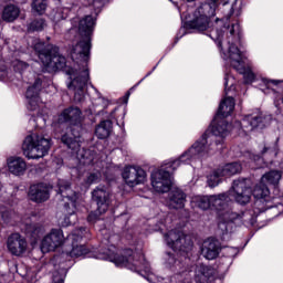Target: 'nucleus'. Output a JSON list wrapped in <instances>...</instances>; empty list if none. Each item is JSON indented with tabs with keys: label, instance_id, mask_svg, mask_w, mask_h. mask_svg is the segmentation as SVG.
I'll return each mask as SVG.
<instances>
[{
	"label": "nucleus",
	"instance_id": "12",
	"mask_svg": "<svg viewBox=\"0 0 283 283\" xmlns=\"http://www.w3.org/2000/svg\"><path fill=\"white\" fill-rule=\"evenodd\" d=\"M122 177L128 187H136L144 185L147 180V172L140 166H128L124 168Z\"/></svg>",
	"mask_w": 283,
	"mask_h": 283
},
{
	"label": "nucleus",
	"instance_id": "21",
	"mask_svg": "<svg viewBox=\"0 0 283 283\" xmlns=\"http://www.w3.org/2000/svg\"><path fill=\"white\" fill-rule=\"evenodd\" d=\"M187 202V195L179 188H174L168 193V208L169 209H185Z\"/></svg>",
	"mask_w": 283,
	"mask_h": 283
},
{
	"label": "nucleus",
	"instance_id": "20",
	"mask_svg": "<svg viewBox=\"0 0 283 283\" xmlns=\"http://www.w3.org/2000/svg\"><path fill=\"white\" fill-rule=\"evenodd\" d=\"M220 241L218 239L209 238L203 242L201 253L206 260H216L220 255Z\"/></svg>",
	"mask_w": 283,
	"mask_h": 283
},
{
	"label": "nucleus",
	"instance_id": "30",
	"mask_svg": "<svg viewBox=\"0 0 283 283\" xmlns=\"http://www.w3.org/2000/svg\"><path fill=\"white\" fill-rule=\"evenodd\" d=\"M209 277H213V269L203 264L197 266L195 274L196 282L205 283Z\"/></svg>",
	"mask_w": 283,
	"mask_h": 283
},
{
	"label": "nucleus",
	"instance_id": "37",
	"mask_svg": "<svg viewBox=\"0 0 283 283\" xmlns=\"http://www.w3.org/2000/svg\"><path fill=\"white\" fill-rule=\"evenodd\" d=\"M61 140L67 149H72L73 151L78 149V140H76L74 136H70V134L66 133L62 135Z\"/></svg>",
	"mask_w": 283,
	"mask_h": 283
},
{
	"label": "nucleus",
	"instance_id": "3",
	"mask_svg": "<svg viewBox=\"0 0 283 283\" xmlns=\"http://www.w3.org/2000/svg\"><path fill=\"white\" fill-rule=\"evenodd\" d=\"M193 158L186 151L178 159L169 161L161 166L160 169L151 174V186L157 193H167L171 191L174 181L171 180V171H176L181 164L189 165Z\"/></svg>",
	"mask_w": 283,
	"mask_h": 283
},
{
	"label": "nucleus",
	"instance_id": "36",
	"mask_svg": "<svg viewBox=\"0 0 283 283\" xmlns=\"http://www.w3.org/2000/svg\"><path fill=\"white\" fill-rule=\"evenodd\" d=\"M235 229V223L233 221L221 220L218 223V230L222 235H227V233H233Z\"/></svg>",
	"mask_w": 283,
	"mask_h": 283
},
{
	"label": "nucleus",
	"instance_id": "23",
	"mask_svg": "<svg viewBox=\"0 0 283 283\" xmlns=\"http://www.w3.org/2000/svg\"><path fill=\"white\" fill-rule=\"evenodd\" d=\"M221 10L224 14L223 19H217L216 23H222L226 19V21H229L231 17H240L242 14V2H230L226 1L222 3Z\"/></svg>",
	"mask_w": 283,
	"mask_h": 283
},
{
	"label": "nucleus",
	"instance_id": "49",
	"mask_svg": "<svg viewBox=\"0 0 283 283\" xmlns=\"http://www.w3.org/2000/svg\"><path fill=\"white\" fill-rule=\"evenodd\" d=\"M264 84L266 85L268 90H271L272 85H280V81H277V80H264Z\"/></svg>",
	"mask_w": 283,
	"mask_h": 283
},
{
	"label": "nucleus",
	"instance_id": "42",
	"mask_svg": "<svg viewBox=\"0 0 283 283\" xmlns=\"http://www.w3.org/2000/svg\"><path fill=\"white\" fill-rule=\"evenodd\" d=\"M235 83V80L229 74H226L224 76V92L226 94H229L230 90H235V86L233 85Z\"/></svg>",
	"mask_w": 283,
	"mask_h": 283
},
{
	"label": "nucleus",
	"instance_id": "16",
	"mask_svg": "<svg viewBox=\"0 0 283 283\" xmlns=\"http://www.w3.org/2000/svg\"><path fill=\"white\" fill-rule=\"evenodd\" d=\"M187 27L190 30H197V32H207L213 28V23L207 15H202L200 12L195 11L193 18L187 22Z\"/></svg>",
	"mask_w": 283,
	"mask_h": 283
},
{
	"label": "nucleus",
	"instance_id": "40",
	"mask_svg": "<svg viewBox=\"0 0 283 283\" xmlns=\"http://www.w3.org/2000/svg\"><path fill=\"white\" fill-rule=\"evenodd\" d=\"M31 8L33 14H45V10H48V3L43 1H33Z\"/></svg>",
	"mask_w": 283,
	"mask_h": 283
},
{
	"label": "nucleus",
	"instance_id": "44",
	"mask_svg": "<svg viewBox=\"0 0 283 283\" xmlns=\"http://www.w3.org/2000/svg\"><path fill=\"white\" fill-rule=\"evenodd\" d=\"M101 180V172H91L87 177H86V185H96V182H98Z\"/></svg>",
	"mask_w": 283,
	"mask_h": 283
},
{
	"label": "nucleus",
	"instance_id": "7",
	"mask_svg": "<svg viewBox=\"0 0 283 283\" xmlns=\"http://www.w3.org/2000/svg\"><path fill=\"white\" fill-rule=\"evenodd\" d=\"M252 196L255 198L254 207L259 213H264L268 209H273V198H271V190L263 181L255 185L252 190Z\"/></svg>",
	"mask_w": 283,
	"mask_h": 283
},
{
	"label": "nucleus",
	"instance_id": "19",
	"mask_svg": "<svg viewBox=\"0 0 283 283\" xmlns=\"http://www.w3.org/2000/svg\"><path fill=\"white\" fill-rule=\"evenodd\" d=\"M229 59L231 67L239 74H244V72H247L244 61H242V52H240V49L233 43L229 46Z\"/></svg>",
	"mask_w": 283,
	"mask_h": 283
},
{
	"label": "nucleus",
	"instance_id": "26",
	"mask_svg": "<svg viewBox=\"0 0 283 283\" xmlns=\"http://www.w3.org/2000/svg\"><path fill=\"white\" fill-rule=\"evenodd\" d=\"M8 167L10 174H13V176H21L27 169V164L21 157H11L8 159Z\"/></svg>",
	"mask_w": 283,
	"mask_h": 283
},
{
	"label": "nucleus",
	"instance_id": "41",
	"mask_svg": "<svg viewBox=\"0 0 283 283\" xmlns=\"http://www.w3.org/2000/svg\"><path fill=\"white\" fill-rule=\"evenodd\" d=\"M223 28L229 31L230 36H238V39L242 38V33L240 32V24L234 23L231 27L224 24Z\"/></svg>",
	"mask_w": 283,
	"mask_h": 283
},
{
	"label": "nucleus",
	"instance_id": "8",
	"mask_svg": "<svg viewBox=\"0 0 283 283\" xmlns=\"http://www.w3.org/2000/svg\"><path fill=\"white\" fill-rule=\"evenodd\" d=\"M166 240L169 247L182 253H189L193 250V239L190 234H185V232L180 230L169 231L166 235Z\"/></svg>",
	"mask_w": 283,
	"mask_h": 283
},
{
	"label": "nucleus",
	"instance_id": "24",
	"mask_svg": "<svg viewBox=\"0 0 283 283\" xmlns=\"http://www.w3.org/2000/svg\"><path fill=\"white\" fill-rule=\"evenodd\" d=\"M24 233L28 238L32 240V242H36L43 238V233H45V228L41 223H27L24 226Z\"/></svg>",
	"mask_w": 283,
	"mask_h": 283
},
{
	"label": "nucleus",
	"instance_id": "2",
	"mask_svg": "<svg viewBox=\"0 0 283 283\" xmlns=\"http://www.w3.org/2000/svg\"><path fill=\"white\" fill-rule=\"evenodd\" d=\"M235 109V99L228 96L219 105V109L212 122L211 129L205 132L200 139H198L187 151L193 159L202 158L205 154H209L211 145H222L227 134H229L227 116Z\"/></svg>",
	"mask_w": 283,
	"mask_h": 283
},
{
	"label": "nucleus",
	"instance_id": "28",
	"mask_svg": "<svg viewBox=\"0 0 283 283\" xmlns=\"http://www.w3.org/2000/svg\"><path fill=\"white\" fill-rule=\"evenodd\" d=\"M113 124L112 120L106 119L101 122L95 128V136L99 138V140H105V138H109V134H112Z\"/></svg>",
	"mask_w": 283,
	"mask_h": 283
},
{
	"label": "nucleus",
	"instance_id": "48",
	"mask_svg": "<svg viewBox=\"0 0 283 283\" xmlns=\"http://www.w3.org/2000/svg\"><path fill=\"white\" fill-rule=\"evenodd\" d=\"M29 104H28V109H30V112H36V109H39V101L40 98H28Z\"/></svg>",
	"mask_w": 283,
	"mask_h": 283
},
{
	"label": "nucleus",
	"instance_id": "43",
	"mask_svg": "<svg viewBox=\"0 0 283 283\" xmlns=\"http://www.w3.org/2000/svg\"><path fill=\"white\" fill-rule=\"evenodd\" d=\"M13 67H14V72H19L20 74H22L23 72H25V70H28V67H30V64L23 61L17 60L13 64Z\"/></svg>",
	"mask_w": 283,
	"mask_h": 283
},
{
	"label": "nucleus",
	"instance_id": "10",
	"mask_svg": "<svg viewBox=\"0 0 283 283\" xmlns=\"http://www.w3.org/2000/svg\"><path fill=\"white\" fill-rule=\"evenodd\" d=\"M277 140H280V138H276L274 143L263 142V144L259 146L260 154H250V160H253V163H256V165L262 166L264 165V160H273V158H276L277 151H280Z\"/></svg>",
	"mask_w": 283,
	"mask_h": 283
},
{
	"label": "nucleus",
	"instance_id": "45",
	"mask_svg": "<svg viewBox=\"0 0 283 283\" xmlns=\"http://www.w3.org/2000/svg\"><path fill=\"white\" fill-rule=\"evenodd\" d=\"M244 216V212L241 214L238 212H227L226 220L228 222H233L235 224V220H242V217Z\"/></svg>",
	"mask_w": 283,
	"mask_h": 283
},
{
	"label": "nucleus",
	"instance_id": "6",
	"mask_svg": "<svg viewBox=\"0 0 283 283\" xmlns=\"http://www.w3.org/2000/svg\"><path fill=\"white\" fill-rule=\"evenodd\" d=\"M57 187L62 200H66L64 202V220L66 224H72L70 216L76 213V200L78 197L76 196V191L72 190V185L67 180L60 179L57 181Z\"/></svg>",
	"mask_w": 283,
	"mask_h": 283
},
{
	"label": "nucleus",
	"instance_id": "39",
	"mask_svg": "<svg viewBox=\"0 0 283 283\" xmlns=\"http://www.w3.org/2000/svg\"><path fill=\"white\" fill-rule=\"evenodd\" d=\"M222 172H220V168L214 170L211 175L208 176V185L209 187H218L220 185V178H222Z\"/></svg>",
	"mask_w": 283,
	"mask_h": 283
},
{
	"label": "nucleus",
	"instance_id": "47",
	"mask_svg": "<svg viewBox=\"0 0 283 283\" xmlns=\"http://www.w3.org/2000/svg\"><path fill=\"white\" fill-rule=\"evenodd\" d=\"M91 10H94V14L98 17L101 14V10H103V2L94 1L90 4Z\"/></svg>",
	"mask_w": 283,
	"mask_h": 283
},
{
	"label": "nucleus",
	"instance_id": "22",
	"mask_svg": "<svg viewBox=\"0 0 283 283\" xmlns=\"http://www.w3.org/2000/svg\"><path fill=\"white\" fill-rule=\"evenodd\" d=\"M107 260L111 262H114L116 266H126V269L134 270V251L132 249H128L124 251L123 254H114L113 256H108Z\"/></svg>",
	"mask_w": 283,
	"mask_h": 283
},
{
	"label": "nucleus",
	"instance_id": "34",
	"mask_svg": "<svg viewBox=\"0 0 283 283\" xmlns=\"http://www.w3.org/2000/svg\"><path fill=\"white\" fill-rule=\"evenodd\" d=\"M208 36L212 39V41L217 42L218 48H222V39H224V31L222 29H213L210 27V29L207 31Z\"/></svg>",
	"mask_w": 283,
	"mask_h": 283
},
{
	"label": "nucleus",
	"instance_id": "4",
	"mask_svg": "<svg viewBox=\"0 0 283 283\" xmlns=\"http://www.w3.org/2000/svg\"><path fill=\"white\" fill-rule=\"evenodd\" d=\"M52 147V143L50 139L39 136L36 134L28 135L22 144L23 155L32 160H39V158H43L50 148Z\"/></svg>",
	"mask_w": 283,
	"mask_h": 283
},
{
	"label": "nucleus",
	"instance_id": "13",
	"mask_svg": "<svg viewBox=\"0 0 283 283\" xmlns=\"http://www.w3.org/2000/svg\"><path fill=\"white\" fill-rule=\"evenodd\" d=\"M63 242H65L63 230L52 229L51 232L43 238L41 242V249L43 253H50V251L59 249Z\"/></svg>",
	"mask_w": 283,
	"mask_h": 283
},
{
	"label": "nucleus",
	"instance_id": "52",
	"mask_svg": "<svg viewBox=\"0 0 283 283\" xmlns=\"http://www.w3.org/2000/svg\"><path fill=\"white\" fill-rule=\"evenodd\" d=\"M250 78H253V74H250Z\"/></svg>",
	"mask_w": 283,
	"mask_h": 283
},
{
	"label": "nucleus",
	"instance_id": "1",
	"mask_svg": "<svg viewBox=\"0 0 283 283\" xmlns=\"http://www.w3.org/2000/svg\"><path fill=\"white\" fill-rule=\"evenodd\" d=\"M96 25V19L92 15H86L78 23L80 41L73 46L71 51V59L76 63L77 67L67 66V60L65 56L59 54V46L45 43L36 42L33 50L36 52L44 72H56L62 70L67 76H70V83L67 88L74 92V99L77 103L83 101L85 96V87L90 82V70L87 63H90V52L92 50V34H94V27Z\"/></svg>",
	"mask_w": 283,
	"mask_h": 283
},
{
	"label": "nucleus",
	"instance_id": "35",
	"mask_svg": "<svg viewBox=\"0 0 283 283\" xmlns=\"http://www.w3.org/2000/svg\"><path fill=\"white\" fill-rule=\"evenodd\" d=\"M45 25V19L36 18L28 24L27 30L28 32H43Z\"/></svg>",
	"mask_w": 283,
	"mask_h": 283
},
{
	"label": "nucleus",
	"instance_id": "27",
	"mask_svg": "<svg viewBox=\"0 0 283 283\" xmlns=\"http://www.w3.org/2000/svg\"><path fill=\"white\" fill-rule=\"evenodd\" d=\"M216 10H218L217 1H205L201 2L200 7L196 10L199 14L207 17L211 20V18L216 17Z\"/></svg>",
	"mask_w": 283,
	"mask_h": 283
},
{
	"label": "nucleus",
	"instance_id": "9",
	"mask_svg": "<svg viewBox=\"0 0 283 283\" xmlns=\"http://www.w3.org/2000/svg\"><path fill=\"white\" fill-rule=\"evenodd\" d=\"M231 195L238 205H241L242 207L249 205V202H251V197L253 196L249 179L241 178L234 180L232 184V191H230V196Z\"/></svg>",
	"mask_w": 283,
	"mask_h": 283
},
{
	"label": "nucleus",
	"instance_id": "51",
	"mask_svg": "<svg viewBox=\"0 0 283 283\" xmlns=\"http://www.w3.org/2000/svg\"><path fill=\"white\" fill-rule=\"evenodd\" d=\"M1 218H2V220H4V222H9V220H10V218L8 217V212H2Z\"/></svg>",
	"mask_w": 283,
	"mask_h": 283
},
{
	"label": "nucleus",
	"instance_id": "46",
	"mask_svg": "<svg viewBox=\"0 0 283 283\" xmlns=\"http://www.w3.org/2000/svg\"><path fill=\"white\" fill-rule=\"evenodd\" d=\"M70 132L74 139L81 138V123L80 124H71Z\"/></svg>",
	"mask_w": 283,
	"mask_h": 283
},
{
	"label": "nucleus",
	"instance_id": "18",
	"mask_svg": "<svg viewBox=\"0 0 283 283\" xmlns=\"http://www.w3.org/2000/svg\"><path fill=\"white\" fill-rule=\"evenodd\" d=\"M29 196L32 202H45L50 200V186L48 184H35L30 187Z\"/></svg>",
	"mask_w": 283,
	"mask_h": 283
},
{
	"label": "nucleus",
	"instance_id": "11",
	"mask_svg": "<svg viewBox=\"0 0 283 283\" xmlns=\"http://www.w3.org/2000/svg\"><path fill=\"white\" fill-rule=\"evenodd\" d=\"M86 231V228H80L77 230H74L72 234L67 235V240H71L73 247L70 252L71 258H81L90 253V250L85 247V244L81 243Z\"/></svg>",
	"mask_w": 283,
	"mask_h": 283
},
{
	"label": "nucleus",
	"instance_id": "17",
	"mask_svg": "<svg viewBox=\"0 0 283 283\" xmlns=\"http://www.w3.org/2000/svg\"><path fill=\"white\" fill-rule=\"evenodd\" d=\"M83 112L77 106H71L62 111L59 115L57 123L63 125V123H69L70 125H80L81 116Z\"/></svg>",
	"mask_w": 283,
	"mask_h": 283
},
{
	"label": "nucleus",
	"instance_id": "14",
	"mask_svg": "<svg viewBox=\"0 0 283 283\" xmlns=\"http://www.w3.org/2000/svg\"><path fill=\"white\" fill-rule=\"evenodd\" d=\"M271 125V118L264 115H248L242 119L241 127L244 132H255L264 129Z\"/></svg>",
	"mask_w": 283,
	"mask_h": 283
},
{
	"label": "nucleus",
	"instance_id": "15",
	"mask_svg": "<svg viewBox=\"0 0 283 283\" xmlns=\"http://www.w3.org/2000/svg\"><path fill=\"white\" fill-rule=\"evenodd\" d=\"M7 247L11 255L17 258L28 251V241L19 233H13L8 238Z\"/></svg>",
	"mask_w": 283,
	"mask_h": 283
},
{
	"label": "nucleus",
	"instance_id": "31",
	"mask_svg": "<svg viewBox=\"0 0 283 283\" xmlns=\"http://www.w3.org/2000/svg\"><path fill=\"white\" fill-rule=\"evenodd\" d=\"M21 13V10L19 7L14 4H9L4 7L2 11V19L3 21H7V23H12V21H17L19 19V14Z\"/></svg>",
	"mask_w": 283,
	"mask_h": 283
},
{
	"label": "nucleus",
	"instance_id": "25",
	"mask_svg": "<svg viewBox=\"0 0 283 283\" xmlns=\"http://www.w3.org/2000/svg\"><path fill=\"white\" fill-rule=\"evenodd\" d=\"M212 208L217 209V211H224L229 203L231 202V192H222L219 195H211Z\"/></svg>",
	"mask_w": 283,
	"mask_h": 283
},
{
	"label": "nucleus",
	"instance_id": "29",
	"mask_svg": "<svg viewBox=\"0 0 283 283\" xmlns=\"http://www.w3.org/2000/svg\"><path fill=\"white\" fill-rule=\"evenodd\" d=\"M220 174L223 177H231L242 172V164L234 161L226 164L223 167H219Z\"/></svg>",
	"mask_w": 283,
	"mask_h": 283
},
{
	"label": "nucleus",
	"instance_id": "33",
	"mask_svg": "<svg viewBox=\"0 0 283 283\" xmlns=\"http://www.w3.org/2000/svg\"><path fill=\"white\" fill-rule=\"evenodd\" d=\"M42 88H43V82L41 81V78H36L33 85L28 87L25 97L39 98V94H41Z\"/></svg>",
	"mask_w": 283,
	"mask_h": 283
},
{
	"label": "nucleus",
	"instance_id": "32",
	"mask_svg": "<svg viewBox=\"0 0 283 283\" xmlns=\"http://www.w3.org/2000/svg\"><path fill=\"white\" fill-rule=\"evenodd\" d=\"M280 180H282V171L280 170H270L261 177L264 185H272L273 187H277Z\"/></svg>",
	"mask_w": 283,
	"mask_h": 283
},
{
	"label": "nucleus",
	"instance_id": "50",
	"mask_svg": "<svg viewBox=\"0 0 283 283\" xmlns=\"http://www.w3.org/2000/svg\"><path fill=\"white\" fill-rule=\"evenodd\" d=\"M69 12H70V7L64 8L62 11L63 15L61 17V19H67Z\"/></svg>",
	"mask_w": 283,
	"mask_h": 283
},
{
	"label": "nucleus",
	"instance_id": "38",
	"mask_svg": "<svg viewBox=\"0 0 283 283\" xmlns=\"http://www.w3.org/2000/svg\"><path fill=\"white\" fill-rule=\"evenodd\" d=\"M196 206L199 209H202L203 211H207V209H211L212 202H211V196H201L197 197L195 199Z\"/></svg>",
	"mask_w": 283,
	"mask_h": 283
},
{
	"label": "nucleus",
	"instance_id": "5",
	"mask_svg": "<svg viewBox=\"0 0 283 283\" xmlns=\"http://www.w3.org/2000/svg\"><path fill=\"white\" fill-rule=\"evenodd\" d=\"M92 201L95 202L97 209L87 217L88 222H96L103 213H107L109 205H112V193L104 186H97L93 191Z\"/></svg>",
	"mask_w": 283,
	"mask_h": 283
}]
</instances>
